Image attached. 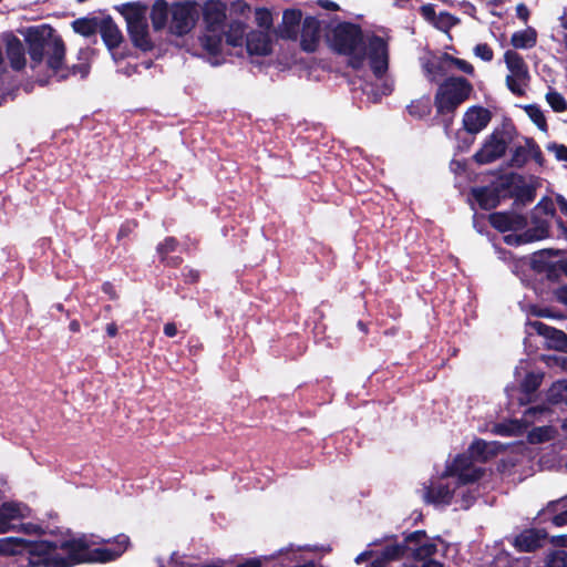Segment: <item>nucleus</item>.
<instances>
[{
  "instance_id": "774afa93",
  "label": "nucleus",
  "mask_w": 567,
  "mask_h": 567,
  "mask_svg": "<svg viewBox=\"0 0 567 567\" xmlns=\"http://www.w3.org/2000/svg\"><path fill=\"white\" fill-rule=\"evenodd\" d=\"M261 560L259 558H248L245 561L237 564L235 567H261Z\"/></svg>"
},
{
  "instance_id": "aec40b11",
  "label": "nucleus",
  "mask_w": 567,
  "mask_h": 567,
  "mask_svg": "<svg viewBox=\"0 0 567 567\" xmlns=\"http://www.w3.org/2000/svg\"><path fill=\"white\" fill-rule=\"evenodd\" d=\"M543 522L550 519L551 524L561 527L567 525V497L551 501L538 513Z\"/></svg>"
},
{
  "instance_id": "6ab92c4d",
  "label": "nucleus",
  "mask_w": 567,
  "mask_h": 567,
  "mask_svg": "<svg viewBox=\"0 0 567 567\" xmlns=\"http://www.w3.org/2000/svg\"><path fill=\"white\" fill-rule=\"evenodd\" d=\"M203 19L207 32L221 31L226 20V9L219 2H208L203 10Z\"/></svg>"
},
{
  "instance_id": "bb28decb",
  "label": "nucleus",
  "mask_w": 567,
  "mask_h": 567,
  "mask_svg": "<svg viewBox=\"0 0 567 567\" xmlns=\"http://www.w3.org/2000/svg\"><path fill=\"white\" fill-rule=\"evenodd\" d=\"M147 7L138 2H128L123 6L122 14L126 21V28L146 22Z\"/></svg>"
},
{
  "instance_id": "5701e85b",
  "label": "nucleus",
  "mask_w": 567,
  "mask_h": 567,
  "mask_svg": "<svg viewBox=\"0 0 567 567\" xmlns=\"http://www.w3.org/2000/svg\"><path fill=\"white\" fill-rule=\"evenodd\" d=\"M501 445L497 442H486L483 439H475L468 447V454L474 461L485 463L495 457Z\"/></svg>"
},
{
  "instance_id": "f704fd0d",
  "label": "nucleus",
  "mask_w": 567,
  "mask_h": 567,
  "mask_svg": "<svg viewBox=\"0 0 567 567\" xmlns=\"http://www.w3.org/2000/svg\"><path fill=\"white\" fill-rule=\"evenodd\" d=\"M522 184H516L509 188L512 189L508 197H514L522 204L532 203L536 197V189L528 184L524 183V178L519 181Z\"/></svg>"
},
{
  "instance_id": "20e7f679",
  "label": "nucleus",
  "mask_w": 567,
  "mask_h": 567,
  "mask_svg": "<svg viewBox=\"0 0 567 567\" xmlns=\"http://www.w3.org/2000/svg\"><path fill=\"white\" fill-rule=\"evenodd\" d=\"M515 179L522 181L523 176L516 173H509L501 177L499 183L476 186L470 189V196L483 210H492L499 206L502 199L506 197L503 192L508 190Z\"/></svg>"
},
{
  "instance_id": "a18cd8bd",
  "label": "nucleus",
  "mask_w": 567,
  "mask_h": 567,
  "mask_svg": "<svg viewBox=\"0 0 567 567\" xmlns=\"http://www.w3.org/2000/svg\"><path fill=\"white\" fill-rule=\"evenodd\" d=\"M178 245L179 243L177 238L173 236L165 237L164 240L156 246L158 258L162 259L163 257L168 256L171 252H174Z\"/></svg>"
},
{
  "instance_id": "1a4fd4ad",
  "label": "nucleus",
  "mask_w": 567,
  "mask_h": 567,
  "mask_svg": "<svg viewBox=\"0 0 567 567\" xmlns=\"http://www.w3.org/2000/svg\"><path fill=\"white\" fill-rule=\"evenodd\" d=\"M471 455L458 454L446 468V474L450 476H456L458 485H466L480 481L485 471L481 467H474L472 465Z\"/></svg>"
},
{
  "instance_id": "473e14b6",
  "label": "nucleus",
  "mask_w": 567,
  "mask_h": 567,
  "mask_svg": "<svg viewBox=\"0 0 567 567\" xmlns=\"http://www.w3.org/2000/svg\"><path fill=\"white\" fill-rule=\"evenodd\" d=\"M151 21L155 31L165 28L168 18V6L165 0H156L151 10Z\"/></svg>"
},
{
  "instance_id": "39448f33",
  "label": "nucleus",
  "mask_w": 567,
  "mask_h": 567,
  "mask_svg": "<svg viewBox=\"0 0 567 567\" xmlns=\"http://www.w3.org/2000/svg\"><path fill=\"white\" fill-rule=\"evenodd\" d=\"M511 141L512 136L505 130L495 128L473 155L474 162L478 165H486L499 159L505 155Z\"/></svg>"
},
{
  "instance_id": "680f3d73",
  "label": "nucleus",
  "mask_w": 567,
  "mask_h": 567,
  "mask_svg": "<svg viewBox=\"0 0 567 567\" xmlns=\"http://www.w3.org/2000/svg\"><path fill=\"white\" fill-rule=\"evenodd\" d=\"M159 262L166 267L178 268L183 264V258L181 256H166L159 259Z\"/></svg>"
},
{
  "instance_id": "9b49d317",
  "label": "nucleus",
  "mask_w": 567,
  "mask_h": 567,
  "mask_svg": "<svg viewBox=\"0 0 567 567\" xmlns=\"http://www.w3.org/2000/svg\"><path fill=\"white\" fill-rule=\"evenodd\" d=\"M300 49L306 53H313L318 50L321 39V22L318 18L307 16L301 23Z\"/></svg>"
},
{
  "instance_id": "0eeeda50",
  "label": "nucleus",
  "mask_w": 567,
  "mask_h": 567,
  "mask_svg": "<svg viewBox=\"0 0 567 567\" xmlns=\"http://www.w3.org/2000/svg\"><path fill=\"white\" fill-rule=\"evenodd\" d=\"M60 549L66 553V556L60 553L51 557V567H72L83 563H90V547L82 539H69L62 542Z\"/></svg>"
},
{
  "instance_id": "09e8293b",
  "label": "nucleus",
  "mask_w": 567,
  "mask_h": 567,
  "mask_svg": "<svg viewBox=\"0 0 567 567\" xmlns=\"http://www.w3.org/2000/svg\"><path fill=\"white\" fill-rule=\"evenodd\" d=\"M545 567H567V551L564 549L553 551L547 557Z\"/></svg>"
},
{
  "instance_id": "c03bdc74",
  "label": "nucleus",
  "mask_w": 567,
  "mask_h": 567,
  "mask_svg": "<svg viewBox=\"0 0 567 567\" xmlns=\"http://www.w3.org/2000/svg\"><path fill=\"white\" fill-rule=\"evenodd\" d=\"M546 101L554 112L563 113L567 111V101L559 92L549 91L546 94Z\"/></svg>"
},
{
  "instance_id": "4be33fe9",
  "label": "nucleus",
  "mask_w": 567,
  "mask_h": 567,
  "mask_svg": "<svg viewBox=\"0 0 567 567\" xmlns=\"http://www.w3.org/2000/svg\"><path fill=\"white\" fill-rule=\"evenodd\" d=\"M99 32L109 50L117 49L123 42V34L111 16L101 19Z\"/></svg>"
},
{
  "instance_id": "13d9d810",
  "label": "nucleus",
  "mask_w": 567,
  "mask_h": 567,
  "mask_svg": "<svg viewBox=\"0 0 567 567\" xmlns=\"http://www.w3.org/2000/svg\"><path fill=\"white\" fill-rule=\"evenodd\" d=\"M553 402L567 404V381L559 383L557 392L553 393Z\"/></svg>"
},
{
  "instance_id": "37998d69",
  "label": "nucleus",
  "mask_w": 567,
  "mask_h": 567,
  "mask_svg": "<svg viewBox=\"0 0 567 567\" xmlns=\"http://www.w3.org/2000/svg\"><path fill=\"white\" fill-rule=\"evenodd\" d=\"M255 20L258 27L268 32L274 25L272 13L267 8H258L255 12Z\"/></svg>"
},
{
  "instance_id": "e2e57ef3",
  "label": "nucleus",
  "mask_w": 567,
  "mask_h": 567,
  "mask_svg": "<svg viewBox=\"0 0 567 567\" xmlns=\"http://www.w3.org/2000/svg\"><path fill=\"white\" fill-rule=\"evenodd\" d=\"M183 276H184V281L186 284H192V285L198 282L199 278H200L199 271L196 269H192V268L187 269L183 274Z\"/></svg>"
},
{
  "instance_id": "4d7b16f0",
  "label": "nucleus",
  "mask_w": 567,
  "mask_h": 567,
  "mask_svg": "<svg viewBox=\"0 0 567 567\" xmlns=\"http://www.w3.org/2000/svg\"><path fill=\"white\" fill-rule=\"evenodd\" d=\"M544 272L546 274V279L550 282L560 280L561 270L559 269L558 262H551Z\"/></svg>"
},
{
  "instance_id": "6e6d98bb",
  "label": "nucleus",
  "mask_w": 567,
  "mask_h": 567,
  "mask_svg": "<svg viewBox=\"0 0 567 567\" xmlns=\"http://www.w3.org/2000/svg\"><path fill=\"white\" fill-rule=\"evenodd\" d=\"M420 13L423 17V19L430 22L431 24L434 23L437 17L434 6L431 3L423 4L422 7H420Z\"/></svg>"
},
{
  "instance_id": "f3484780",
  "label": "nucleus",
  "mask_w": 567,
  "mask_h": 567,
  "mask_svg": "<svg viewBox=\"0 0 567 567\" xmlns=\"http://www.w3.org/2000/svg\"><path fill=\"white\" fill-rule=\"evenodd\" d=\"M3 41L10 66L14 71L23 70L25 68L27 60L25 50L21 40L12 32H9L3 35Z\"/></svg>"
},
{
  "instance_id": "dca6fc26",
  "label": "nucleus",
  "mask_w": 567,
  "mask_h": 567,
  "mask_svg": "<svg viewBox=\"0 0 567 567\" xmlns=\"http://www.w3.org/2000/svg\"><path fill=\"white\" fill-rule=\"evenodd\" d=\"M301 23L302 12L300 9H286L282 13V22L275 32L282 40L296 41Z\"/></svg>"
},
{
  "instance_id": "412c9836",
  "label": "nucleus",
  "mask_w": 567,
  "mask_h": 567,
  "mask_svg": "<svg viewBox=\"0 0 567 567\" xmlns=\"http://www.w3.org/2000/svg\"><path fill=\"white\" fill-rule=\"evenodd\" d=\"M406 556V544H392L385 546L380 553L375 551L367 567H388L391 561H396Z\"/></svg>"
},
{
  "instance_id": "5fc2aeb1",
  "label": "nucleus",
  "mask_w": 567,
  "mask_h": 567,
  "mask_svg": "<svg viewBox=\"0 0 567 567\" xmlns=\"http://www.w3.org/2000/svg\"><path fill=\"white\" fill-rule=\"evenodd\" d=\"M532 313L539 318H551V319H560L564 317L561 312H556L551 308H536L533 309Z\"/></svg>"
},
{
  "instance_id": "f257e3e1",
  "label": "nucleus",
  "mask_w": 567,
  "mask_h": 567,
  "mask_svg": "<svg viewBox=\"0 0 567 567\" xmlns=\"http://www.w3.org/2000/svg\"><path fill=\"white\" fill-rule=\"evenodd\" d=\"M31 68L35 69L45 61L51 75L59 81L68 80L72 75L86 78L90 64L84 61L72 66L65 64L66 47L60 34L49 24L30 27L24 34Z\"/></svg>"
},
{
  "instance_id": "79ce46f5",
  "label": "nucleus",
  "mask_w": 567,
  "mask_h": 567,
  "mask_svg": "<svg viewBox=\"0 0 567 567\" xmlns=\"http://www.w3.org/2000/svg\"><path fill=\"white\" fill-rule=\"evenodd\" d=\"M543 381L542 374L528 372L520 383L522 392L529 395L538 390Z\"/></svg>"
},
{
  "instance_id": "c85d7f7f",
  "label": "nucleus",
  "mask_w": 567,
  "mask_h": 567,
  "mask_svg": "<svg viewBox=\"0 0 567 567\" xmlns=\"http://www.w3.org/2000/svg\"><path fill=\"white\" fill-rule=\"evenodd\" d=\"M432 103L430 95H423L420 99L413 100L408 106V113L417 120L429 116L432 112Z\"/></svg>"
},
{
  "instance_id": "8fccbe9b",
  "label": "nucleus",
  "mask_w": 567,
  "mask_h": 567,
  "mask_svg": "<svg viewBox=\"0 0 567 567\" xmlns=\"http://www.w3.org/2000/svg\"><path fill=\"white\" fill-rule=\"evenodd\" d=\"M138 223L135 219L125 220L121 226L116 235L118 241L130 237L137 228Z\"/></svg>"
},
{
  "instance_id": "6e6552de",
  "label": "nucleus",
  "mask_w": 567,
  "mask_h": 567,
  "mask_svg": "<svg viewBox=\"0 0 567 567\" xmlns=\"http://www.w3.org/2000/svg\"><path fill=\"white\" fill-rule=\"evenodd\" d=\"M370 69L375 78L381 79L389 68V51L386 41L380 35L373 34L367 47Z\"/></svg>"
},
{
  "instance_id": "2eb2a0df",
  "label": "nucleus",
  "mask_w": 567,
  "mask_h": 567,
  "mask_svg": "<svg viewBox=\"0 0 567 567\" xmlns=\"http://www.w3.org/2000/svg\"><path fill=\"white\" fill-rule=\"evenodd\" d=\"M546 538L545 529L527 528L515 536L512 545L518 553H533L543 547Z\"/></svg>"
},
{
  "instance_id": "a19ab883",
  "label": "nucleus",
  "mask_w": 567,
  "mask_h": 567,
  "mask_svg": "<svg viewBox=\"0 0 567 567\" xmlns=\"http://www.w3.org/2000/svg\"><path fill=\"white\" fill-rule=\"evenodd\" d=\"M550 426H537L532 429L527 434V441L530 444H540L553 439Z\"/></svg>"
},
{
  "instance_id": "2f4dec72",
  "label": "nucleus",
  "mask_w": 567,
  "mask_h": 567,
  "mask_svg": "<svg viewBox=\"0 0 567 567\" xmlns=\"http://www.w3.org/2000/svg\"><path fill=\"white\" fill-rule=\"evenodd\" d=\"M101 20L96 17L93 18H79L72 22V29L85 38L95 34L99 31Z\"/></svg>"
},
{
  "instance_id": "c756f323",
  "label": "nucleus",
  "mask_w": 567,
  "mask_h": 567,
  "mask_svg": "<svg viewBox=\"0 0 567 567\" xmlns=\"http://www.w3.org/2000/svg\"><path fill=\"white\" fill-rule=\"evenodd\" d=\"M564 254V250L555 248H545L534 254L530 262V267L534 271L542 274L544 272L551 262L547 261L548 257H557Z\"/></svg>"
},
{
  "instance_id": "72a5a7b5",
  "label": "nucleus",
  "mask_w": 567,
  "mask_h": 567,
  "mask_svg": "<svg viewBox=\"0 0 567 567\" xmlns=\"http://www.w3.org/2000/svg\"><path fill=\"white\" fill-rule=\"evenodd\" d=\"M224 30L216 32H207L200 38L202 47L210 55H219L221 53Z\"/></svg>"
},
{
  "instance_id": "b1692460",
  "label": "nucleus",
  "mask_w": 567,
  "mask_h": 567,
  "mask_svg": "<svg viewBox=\"0 0 567 567\" xmlns=\"http://www.w3.org/2000/svg\"><path fill=\"white\" fill-rule=\"evenodd\" d=\"M127 34L132 44L142 52H150L154 49L147 21L127 27Z\"/></svg>"
},
{
  "instance_id": "bf43d9fd",
  "label": "nucleus",
  "mask_w": 567,
  "mask_h": 567,
  "mask_svg": "<svg viewBox=\"0 0 567 567\" xmlns=\"http://www.w3.org/2000/svg\"><path fill=\"white\" fill-rule=\"evenodd\" d=\"M456 137L458 141L457 147L461 152L467 151L473 145V143L475 141V135L466 134V136L462 137L460 131L456 133Z\"/></svg>"
},
{
  "instance_id": "7ed1b4c3",
  "label": "nucleus",
  "mask_w": 567,
  "mask_h": 567,
  "mask_svg": "<svg viewBox=\"0 0 567 567\" xmlns=\"http://www.w3.org/2000/svg\"><path fill=\"white\" fill-rule=\"evenodd\" d=\"M472 92V83L463 76H449L439 85L434 106L437 116L442 117L445 131L451 128L456 110L470 99Z\"/></svg>"
},
{
  "instance_id": "ddd939ff",
  "label": "nucleus",
  "mask_w": 567,
  "mask_h": 567,
  "mask_svg": "<svg viewBox=\"0 0 567 567\" xmlns=\"http://www.w3.org/2000/svg\"><path fill=\"white\" fill-rule=\"evenodd\" d=\"M492 112L481 105H473L463 115L462 124L466 134L476 135L492 121Z\"/></svg>"
},
{
  "instance_id": "a211bd4d",
  "label": "nucleus",
  "mask_w": 567,
  "mask_h": 567,
  "mask_svg": "<svg viewBox=\"0 0 567 567\" xmlns=\"http://www.w3.org/2000/svg\"><path fill=\"white\" fill-rule=\"evenodd\" d=\"M246 49L250 55L266 56L272 52V42L266 31L252 30L246 37Z\"/></svg>"
},
{
  "instance_id": "338daca9",
  "label": "nucleus",
  "mask_w": 567,
  "mask_h": 567,
  "mask_svg": "<svg viewBox=\"0 0 567 567\" xmlns=\"http://www.w3.org/2000/svg\"><path fill=\"white\" fill-rule=\"evenodd\" d=\"M444 63H446V62L441 59V61L439 63L429 65L427 72L437 74V75H444V73H445Z\"/></svg>"
},
{
  "instance_id": "393cba45",
  "label": "nucleus",
  "mask_w": 567,
  "mask_h": 567,
  "mask_svg": "<svg viewBox=\"0 0 567 567\" xmlns=\"http://www.w3.org/2000/svg\"><path fill=\"white\" fill-rule=\"evenodd\" d=\"M454 489H451L447 484H437L425 488L426 503L434 505H450L453 501Z\"/></svg>"
},
{
  "instance_id": "58836bf2",
  "label": "nucleus",
  "mask_w": 567,
  "mask_h": 567,
  "mask_svg": "<svg viewBox=\"0 0 567 567\" xmlns=\"http://www.w3.org/2000/svg\"><path fill=\"white\" fill-rule=\"evenodd\" d=\"M460 23V19L447 11L437 14L436 20L432 24L437 30L447 33L452 28Z\"/></svg>"
},
{
  "instance_id": "69168bd1",
  "label": "nucleus",
  "mask_w": 567,
  "mask_h": 567,
  "mask_svg": "<svg viewBox=\"0 0 567 567\" xmlns=\"http://www.w3.org/2000/svg\"><path fill=\"white\" fill-rule=\"evenodd\" d=\"M554 296L559 303L567 306V284L558 287L554 291Z\"/></svg>"
},
{
  "instance_id": "de8ad7c7",
  "label": "nucleus",
  "mask_w": 567,
  "mask_h": 567,
  "mask_svg": "<svg viewBox=\"0 0 567 567\" xmlns=\"http://www.w3.org/2000/svg\"><path fill=\"white\" fill-rule=\"evenodd\" d=\"M528 81H523L513 74H508L506 76V86L507 89L516 96H524L525 90L523 85H527Z\"/></svg>"
},
{
  "instance_id": "cd10ccee",
  "label": "nucleus",
  "mask_w": 567,
  "mask_h": 567,
  "mask_svg": "<svg viewBox=\"0 0 567 567\" xmlns=\"http://www.w3.org/2000/svg\"><path fill=\"white\" fill-rule=\"evenodd\" d=\"M537 43V31L533 27L516 31L512 34L511 44L515 49H532Z\"/></svg>"
},
{
  "instance_id": "f8f14e48",
  "label": "nucleus",
  "mask_w": 567,
  "mask_h": 567,
  "mask_svg": "<svg viewBox=\"0 0 567 567\" xmlns=\"http://www.w3.org/2000/svg\"><path fill=\"white\" fill-rule=\"evenodd\" d=\"M488 223L494 229L504 234L525 229L527 218L513 212H494L488 215Z\"/></svg>"
},
{
  "instance_id": "c9c22d12",
  "label": "nucleus",
  "mask_w": 567,
  "mask_h": 567,
  "mask_svg": "<svg viewBox=\"0 0 567 567\" xmlns=\"http://www.w3.org/2000/svg\"><path fill=\"white\" fill-rule=\"evenodd\" d=\"M19 517V509L11 503H3L0 506V533L7 532L11 520Z\"/></svg>"
},
{
  "instance_id": "603ef678",
  "label": "nucleus",
  "mask_w": 567,
  "mask_h": 567,
  "mask_svg": "<svg viewBox=\"0 0 567 567\" xmlns=\"http://www.w3.org/2000/svg\"><path fill=\"white\" fill-rule=\"evenodd\" d=\"M474 53L485 62H489L494 58V52L487 43H478L474 48Z\"/></svg>"
},
{
  "instance_id": "7c9ffc66",
  "label": "nucleus",
  "mask_w": 567,
  "mask_h": 567,
  "mask_svg": "<svg viewBox=\"0 0 567 567\" xmlns=\"http://www.w3.org/2000/svg\"><path fill=\"white\" fill-rule=\"evenodd\" d=\"M535 226L523 231L526 244L543 240L549 237V223L545 219L535 218Z\"/></svg>"
},
{
  "instance_id": "a878e982",
  "label": "nucleus",
  "mask_w": 567,
  "mask_h": 567,
  "mask_svg": "<svg viewBox=\"0 0 567 567\" xmlns=\"http://www.w3.org/2000/svg\"><path fill=\"white\" fill-rule=\"evenodd\" d=\"M504 60L511 74L522 79L523 81L529 80L528 66L523 56L516 51L508 50L504 54Z\"/></svg>"
},
{
  "instance_id": "4c0bfd02",
  "label": "nucleus",
  "mask_w": 567,
  "mask_h": 567,
  "mask_svg": "<svg viewBox=\"0 0 567 567\" xmlns=\"http://www.w3.org/2000/svg\"><path fill=\"white\" fill-rule=\"evenodd\" d=\"M524 111L528 115V117L532 120V122L543 132L548 131V124L546 121V117L540 110V107L536 104H527L524 107Z\"/></svg>"
},
{
  "instance_id": "ea45409f",
  "label": "nucleus",
  "mask_w": 567,
  "mask_h": 567,
  "mask_svg": "<svg viewBox=\"0 0 567 567\" xmlns=\"http://www.w3.org/2000/svg\"><path fill=\"white\" fill-rule=\"evenodd\" d=\"M529 158H530V147L529 146H527V145L526 146H522V145L516 146L512 151L509 166L522 168L527 164Z\"/></svg>"
},
{
  "instance_id": "49530a36",
  "label": "nucleus",
  "mask_w": 567,
  "mask_h": 567,
  "mask_svg": "<svg viewBox=\"0 0 567 567\" xmlns=\"http://www.w3.org/2000/svg\"><path fill=\"white\" fill-rule=\"evenodd\" d=\"M442 60L450 64L455 65L460 71H462L466 74L472 75L474 73V66L470 62H467L463 59H458L449 53H444L442 55Z\"/></svg>"
},
{
  "instance_id": "4468645a",
  "label": "nucleus",
  "mask_w": 567,
  "mask_h": 567,
  "mask_svg": "<svg viewBox=\"0 0 567 567\" xmlns=\"http://www.w3.org/2000/svg\"><path fill=\"white\" fill-rule=\"evenodd\" d=\"M115 547L90 548V563H110L118 559L128 548L130 537L120 534L114 539Z\"/></svg>"
},
{
  "instance_id": "f03ea898",
  "label": "nucleus",
  "mask_w": 567,
  "mask_h": 567,
  "mask_svg": "<svg viewBox=\"0 0 567 567\" xmlns=\"http://www.w3.org/2000/svg\"><path fill=\"white\" fill-rule=\"evenodd\" d=\"M367 42L360 24L341 21L337 23L330 38V48L339 55L348 58V65L360 70L367 60Z\"/></svg>"
},
{
  "instance_id": "864d4df0",
  "label": "nucleus",
  "mask_w": 567,
  "mask_h": 567,
  "mask_svg": "<svg viewBox=\"0 0 567 567\" xmlns=\"http://www.w3.org/2000/svg\"><path fill=\"white\" fill-rule=\"evenodd\" d=\"M549 152H553L558 161L567 162V146L565 144L550 143L547 146Z\"/></svg>"
},
{
  "instance_id": "3c124183",
  "label": "nucleus",
  "mask_w": 567,
  "mask_h": 567,
  "mask_svg": "<svg viewBox=\"0 0 567 567\" xmlns=\"http://www.w3.org/2000/svg\"><path fill=\"white\" fill-rule=\"evenodd\" d=\"M525 143L527 146L530 147V157L538 164V165H543L544 162H545V158H544V155H543V152L539 147V145L530 137L526 138L525 140Z\"/></svg>"
},
{
  "instance_id": "0e129e2a",
  "label": "nucleus",
  "mask_w": 567,
  "mask_h": 567,
  "mask_svg": "<svg viewBox=\"0 0 567 567\" xmlns=\"http://www.w3.org/2000/svg\"><path fill=\"white\" fill-rule=\"evenodd\" d=\"M516 16L518 19H520L524 23H527L528 19H529V16H530V11L529 9L527 8V6L525 3H518L517 7H516Z\"/></svg>"
},
{
  "instance_id": "052dcab7",
  "label": "nucleus",
  "mask_w": 567,
  "mask_h": 567,
  "mask_svg": "<svg viewBox=\"0 0 567 567\" xmlns=\"http://www.w3.org/2000/svg\"><path fill=\"white\" fill-rule=\"evenodd\" d=\"M504 243L508 246H520V245H525V239H524V235L523 233L520 234H508V235H505L504 236Z\"/></svg>"
},
{
  "instance_id": "423d86ee",
  "label": "nucleus",
  "mask_w": 567,
  "mask_h": 567,
  "mask_svg": "<svg viewBox=\"0 0 567 567\" xmlns=\"http://www.w3.org/2000/svg\"><path fill=\"white\" fill-rule=\"evenodd\" d=\"M171 13L169 31L177 37L189 33L198 20L196 3L190 1L173 3Z\"/></svg>"
},
{
  "instance_id": "e433bc0d",
  "label": "nucleus",
  "mask_w": 567,
  "mask_h": 567,
  "mask_svg": "<svg viewBox=\"0 0 567 567\" xmlns=\"http://www.w3.org/2000/svg\"><path fill=\"white\" fill-rule=\"evenodd\" d=\"M58 545L53 542L49 540H41L39 543H35L32 549V554L44 556L45 557V565L48 567H51V557L53 555L59 554L56 551Z\"/></svg>"
},
{
  "instance_id": "9d476101",
  "label": "nucleus",
  "mask_w": 567,
  "mask_h": 567,
  "mask_svg": "<svg viewBox=\"0 0 567 567\" xmlns=\"http://www.w3.org/2000/svg\"><path fill=\"white\" fill-rule=\"evenodd\" d=\"M427 538V534L423 529L414 530L404 536L401 544H406V556L411 551V556L415 560H427L431 559L437 551L436 544L433 542L423 540Z\"/></svg>"
}]
</instances>
